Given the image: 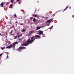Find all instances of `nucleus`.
Instances as JSON below:
<instances>
[{
	"mask_svg": "<svg viewBox=\"0 0 74 74\" xmlns=\"http://www.w3.org/2000/svg\"><path fill=\"white\" fill-rule=\"evenodd\" d=\"M12 47V45H11L6 47V48H8V49H11Z\"/></svg>",
	"mask_w": 74,
	"mask_h": 74,
	"instance_id": "4",
	"label": "nucleus"
},
{
	"mask_svg": "<svg viewBox=\"0 0 74 74\" xmlns=\"http://www.w3.org/2000/svg\"><path fill=\"white\" fill-rule=\"evenodd\" d=\"M35 37H37V38H41V37L40 36L38 35H35Z\"/></svg>",
	"mask_w": 74,
	"mask_h": 74,
	"instance_id": "6",
	"label": "nucleus"
},
{
	"mask_svg": "<svg viewBox=\"0 0 74 74\" xmlns=\"http://www.w3.org/2000/svg\"><path fill=\"white\" fill-rule=\"evenodd\" d=\"M34 39V37H32L31 38V40H30V38H29L27 40V43L26 42L24 44H23L22 45V46H27L29 44H32L34 41L35 40V39Z\"/></svg>",
	"mask_w": 74,
	"mask_h": 74,
	"instance_id": "1",
	"label": "nucleus"
},
{
	"mask_svg": "<svg viewBox=\"0 0 74 74\" xmlns=\"http://www.w3.org/2000/svg\"><path fill=\"white\" fill-rule=\"evenodd\" d=\"M36 39H37V38H36Z\"/></svg>",
	"mask_w": 74,
	"mask_h": 74,
	"instance_id": "44",
	"label": "nucleus"
},
{
	"mask_svg": "<svg viewBox=\"0 0 74 74\" xmlns=\"http://www.w3.org/2000/svg\"><path fill=\"white\" fill-rule=\"evenodd\" d=\"M16 23H18V21H16Z\"/></svg>",
	"mask_w": 74,
	"mask_h": 74,
	"instance_id": "39",
	"label": "nucleus"
},
{
	"mask_svg": "<svg viewBox=\"0 0 74 74\" xmlns=\"http://www.w3.org/2000/svg\"><path fill=\"white\" fill-rule=\"evenodd\" d=\"M14 0H11V3H13V1Z\"/></svg>",
	"mask_w": 74,
	"mask_h": 74,
	"instance_id": "20",
	"label": "nucleus"
},
{
	"mask_svg": "<svg viewBox=\"0 0 74 74\" xmlns=\"http://www.w3.org/2000/svg\"><path fill=\"white\" fill-rule=\"evenodd\" d=\"M51 19L50 20H47V23H48V22H50L51 21Z\"/></svg>",
	"mask_w": 74,
	"mask_h": 74,
	"instance_id": "13",
	"label": "nucleus"
},
{
	"mask_svg": "<svg viewBox=\"0 0 74 74\" xmlns=\"http://www.w3.org/2000/svg\"><path fill=\"white\" fill-rule=\"evenodd\" d=\"M53 27V26H52L51 27L49 28L50 29H52Z\"/></svg>",
	"mask_w": 74,
	"mask_h": 74,
	"instance_id": "19",
	"label": "nucleus"
},
{
	"mask_svg": "<svg viewBox=\"0 0 74 74\" xmlns=\"http://www.w3.org/2000/svg\"><path fill=\"white\" fill-rule=\"evenodd\" d=\"M20 25H23V23H20Z\"/></svg>",
	"mask_w": 74,
	"mask_h": 74,
	"instance_id": "28",
	"label": "nucleus"
},
{
	"mask_svg": "<svg viewBox=\"0 0 74 74\" xmlns=\"http://www.w3.org/2000/svg\"><path fill=\"white\" fill-rule=\"evenodd\" d=\"M12 32H13V30H12L11 32H10L9 33V34H11V33H12Z\"/></svg>",
	"mask_w": 74,
	"mask_h": 74,
	"instance_id": "14",
	"label": "nucleus"
},
{
	"mask_svg": "<svg viewBox=\"0 0 74 74\" xmlns=\"http://www.w3.org/2000/svg\"><path fill=\"white\" fill-rule=\"evenodd\" d=\"M7 59H8V55H7Z\"/></svg>",
	"mask_w": 74,
	"mask_h": 74,
	"instance_id": "25",
	"label": "nucleus"
},
{
	"mask_svg": "<svg viewBox=\"0 0 74 74\" xmlns=\"http://www.w3.org/2000/svg\"><path fill=\"white\" fill-rule=\"evenodd\" d=\"M5 3H6V2H4V4H5Z\"/></svg>",
	"mask_w": 74,
	"mask_h": 74,
	"instance_id": "34",
	"label": "nucleus"
},
{
	"mask_svg": "<svg viewBox=\"0 0 74 74\" xmlns=\"http://www.w3.org/2000/svg\"><path fill=\"white\" fill-rule=\"evenodd\" d=\"M2 55H3V53H2L1 54H0V56H2Z\"/></svg>",
	"mask_w": 74,
	"mask_h": 74,
	"instance_id": "23",
	"label": "nucleus"
},
{
	"mask_svg": "<svg viewBox=\"0 0 74 74\" xmlns=\"http://www.w3.org/2000/svg\"><path fill=\"white\" fill-rule=\"evenodd\" d=\"M33 21H36V18H34Z\"/></svg>",
	"mask_w": 74,
	"mask_h": 74,
	"instance_id": "18",
	"label": "nucleus"
},
{
	"mask_svg": "<svg viewBox=\"0 0 74 74\" xmlns=\"http://www.w3.org/2000/svg\"><path fill=\"white\" fill-rule=\"evenodd\" d=\"M38 34L41 35V34H43V31L40 30L38 32Z\"/></svg>",
	"mask_w": 74,
	"mask_h": 74,
	"instance_id": "2",
	"label": "nucleus"
},
{
	"mask_svg": "<svg viewBox=\"0 0 74 74\" xmlns=\"http://www.w3.org/2000/svg\"><path fill=\"white\" fill-rule=\"evenodd\" d=\"M19 37H20V36L19 35L18 36V38H19Z\"/></svg>",
	"mask_w": 74,
	"mask_h": 74,
	"instance_id": "30",
	"label": "nucleus"
},
{
	"mask_svg": "<svg viewBox=\"0 0 74 74\" xmlns=\"http://www.w3.org/2000/svg\"><path fill=\"white\" fill-rule=\"evenodd\" d=\"M20 37H21L22 36V34H21L20 35H19Z\"/></svg>",
	"mask_w": 74,
	"mask_h": 74,
	"instance_id": "26",
	"label": "nucleus"
},
{
	"mask_svg": "<svg viewBox=\"0 0 74 74\" xmlns=\"http://www.w3.org/2000/svg\"><path fill=\"white\" fill-rule=\"evenodd\" d=\"M0 36H1V33H0Z\"/></svg>",
	"mask_w": 74,
	"mask_h": 74,
	"instance_id": "43",
	"label": "nucleus"
},
{
	"mask_svg": "<svg viewBox=\"0 0 74 74\" xmlns=\"http://www.w3.org/2000/svg\"><path fill=\"white\" fill-rule=\"evenodd\" d=\"M48 26H49V25H47Z\"/></svg>",
	"mask_w": 74,
	"mask_h": 74,
	"instance_id": "45",
	"label": "nucleus"
},
{
	"mask_svg": "<svg viewBox=\"0 0 74 74\" xmlns=\"http://www.w3.org/2000/svg\"><path fill=\"white\" fill-rule=\"evenodd\" d=\"M18 38V36H16L14 37V39H16Z\"/></svg>",
	"mask_w": 74,
	"mask_h": 74,
	"instance_id": "9",
	"label": "nucleus"
},
{
	"mask_svg": "<svg viewBox=\"0 0 74 74\" xmlns=\"http://www.w3.org/2000/svg\"><path fill=\"white\" fill-rule=\"evenodd\" d=\"M69 8L70 9L71 8V7L70 6L69 7Z\"/></svg>",
	"mask_w": 74,
	"mask_h": 74,
	"instance_id": "32",
	"label": "nucleus"
},
{
	"mask_svg": "<svg viewBox=\"0 0 74 74\" xmlns=\"http://www.w3.org/2000/svg\"><path fill=\"white\" fill-rule=\"evenodd\" d=\"M30 33H29V35H30Z\"/></svg>",
	"mask_w": 74,
	"mask_h": 74,
	"instance_id": "40",
	"label": "nucleus"
},
{
	"mask_svg": "<svg viewBox=\"0 0 74 74\" xmlns=\"http://www.w3.org/2000/svg\"><path fill=\"white\" fill-rule=\"evenodd\" d=\"M46 26H47V25H45V27Z\"/></svg>",
	"mask_w": 74,
	"mask_h": 74,
	"instance_id": "42",
	"label": "nucleus"
},
{
	"mask_svg": "<svg viewBox=\"0 0 74 74\" xmlns=\"http://www.w3.org/2000/svg\"><path fill=\"white\" fill-rule=\"evenodd\" d=\"M68 7H69V5L67 6L65 8V9L64 10V11H65V10H67V9Z\"/></svg>",
	"mask_w": 74,
	"mask_h": 74,
	"instance_id": "11",
	"label": "nucleus"
},
{
	"mask_svg": "<svg viewBox=\"0 0 74 74\" xmlns=\"http://www.w3.org/2000/svg\"><path fill=\"white\" fill-rule=\"evenodd\" d=\"M16 25H17V24H16Z\"/></svg>",
	"mask_w": 74,
	"mask_h": 74,
	"instance_id": "46",
	"label": "nucleus"
},
{
	"mask_svg": "<svg viewBox=\"0 0 74 74\" xmlns=\"http://www.w3.org/2000/svg\"><path fill=\"white\" fill-rule=\"evenodd\" d=\"M17 34H19V33L18 32L17 33Z\"/></svg>",
	"mask_w": 74,
	"mask_h": 74,
	"instance_id": "31",
	"label": "nucleus"
},
{
	"mask_svg": "<svg viewBox=\"0 0 74 74\" xmlns=\"http://www.w3.org/2000/svg\"><path fill=\"white\" fill-rule=\"evenodd\" d=\"M12 27H14V25L12 26Z\"/></svg>",
	"mask_w": 74,
	"mask_h": 74,
	"instance_id": "35",
	"label": "nucleus"
},
{
	"mask_svg": "<svg viewBox=\"0 0 74 74\" xmlns=\"http://www.w3.org/2000/svg\"><path fill=\"white\" fill-rule=\"evenodd\" d=\"M10 7L11 8H12V4H11L10 5Z\"/></svg>",
	"mask_w": 74,
	"mask_h": 74,
	"instance_id": "21",
	"label": "nucleus"
},
{
	"mask_svg": "<svg viewBox=\"0 0 74 74\" xmlns=\"http://www.w3.org/2000/svg\"><path fill=\"white\" fill-rule=\"evenodd\" d=\"M18 4H21V3H20V2H19V3H18Z\"/></svg>",
	"mask_w": 74,
	"mask_h": 74,
	"instance_id": "36",
	"label": "nucleus"
},
{
	"mask_svg": "<svg viewBox=\"0 0 74 74\" xmlns=\"http://www.w3.org/2000/svg\"><path fill=\"white\" fill-rule=\"evenodd\" d=\"M1 49H2V50H3V49H4V48L2 47L1 48Z\"/></svg>",
	"mask_w": 74,
	"mask_h": 74,
	"instance_id": "29",
	"label": "nucleus"
},
{
	"mask_svg": "<svg viewBox=\"0 0 74 74\" xmlns=\"http://www.w3.org/2000/svg\"><path fill=\"white\" fill-rule=\"evenodd\" d=\"M30 19L31 20H32V17H30Z\"/></svg>",
	"mask_w": 74,
	"mask_h": 74,
	"instance_id": "22",
	"label": "nucleus"
},
{
	"mask_svg": "<svg viewBox=\"0 0 74 74\" xmlns=\"http://www.w3.org/2000/svg\"><path fill=\"white\" fill-rule=\"evenodd\" d=\"M10 28H11V29H12V27H10Z\"/></svg>",
	"mask_w": 74,
	"mask_h": 74,
	"instance_id": "38",
	"label": "nucleus"
},
{
	"mask_svg": "<svg viewBox=\"0 0 74 74\" xmlns=\"http://www.w3.org/2000/svg\"><path fill=\"white\" fill-rule=\"evenodd\" d=\"M36 21H34V23H36Z\"/></svg>",
	"mask_w": 74,
	"mask_h": 74,
	"instance_id": "27",
	"label": "nucleus"
},
{
	"mask_svg": "<svg viewBox=\"0 0 74 74\" xmlns=\"http://www.w3.org/2000/svg\"><path fill=\"white\" fill-rule=\"evenodd\" d=\"M68 7H69V5L67 6L65 8V9L64 10V11H65V10H67V9Z\"/></svg>",
	"mask_w": 74,
	"mask_h": 74,
	"instance_id": "10",
	"label": "nucleus"
},
{
	"mask_svg": "<svg viewBox=\"0 0 74 74\" xmlns=\"http://www.w3.org/2000/svg\"><path fill=\"white\" fill-rule=\"evenodd\" d=\"M18 40H19V41H21V40H22V39H18Z\"/></svg>",
	"mask_w": 74,
	"mask_h": 74,
	"instance_id": "24",
	"label": "nucleus"
},
{
	"mask_svg": "<svg viewBox=\"0 0 74 74\" xmlns=\"http://www.w3.org/2000/svg\"><path fill=\"white\" fill-rule=\"evenodd\" d=\"M37 16V14H35V15L34 17H35V18H38V17Z\"/></svg>",
	"mask_w": 74,
	"mask_h": 74,
	"instance_id": "15",
	"label": "nucleus"
},
{
	"mask_svg": "<svg viewBox=\"0 0 74 74\" xmlns=\"http://www.w3.org/2000/svg\"><path fill=\"white\" fill-rule=\"evenodd\" d=\"M16 44H18V42L16 41L15 42H14L12 45V47L13 48H15V45Z\"/></svg>",
	"mask_w": 74,
	"mask_h": 74,
	"instance_id": "3",
	"label": "nucleus"
},
{
	"mask_svg": "<svg viewBox=\"0 0 74 74\" xmlns=\"http://www.w3.org/2000/svg\"><path fill=\"white\" fill-rule=\"evenodd\" d=\"M33 33V31H32L29 32V34H31V33Z\"/></svg>",
	"mask_w": 74,
	"mask_h": 74,
	"instance_id": "17",
	"label": "nucleus"
},
{
	"mask_svg": "<svg viewBox=\"0 0 74 74\" xmlns=\"http://www.w3.org/2000/svg\"><path fill=\"white\" fill-rule=\"evenodd\" d=\"M13 18H17V16L16 14H14V16L13 17Z\"/></svg>",
	"mask_w": 74,
	"mask_h": 74,
	"instance_id": "12",
	"label": "nucleus"
},
{
	"mask_svg": "<svg viewBox=\"0 0 74 74\" xmlns=\"http://www.w3.org/2000/svg\"><path fill=\"white\" fill-rule=\"evenodd\" d=\"M3 4H4L3 2L1 3V7H3Z\"/></svg>",
	"mask_w": 74,
	"mask_h": 74,
	"instance_id": "7",
	"label": "nucleus"
},
{
	"mask_svg": "<svg viewBox=\"0 0 74 74\" xmlns=\"http://www.w3.org/2000/svg\"><path fill=\"white\" fill-rule=\"evenodd\" d=\"M26 31V30L25 29H23L22 31L21 32H25Z\"/></svg>",
	"mask_w": 74,
	"mask_h": 74,
	"instance_id": "16",
	"label": "nucleus"
},
{
	"mask_svg": "<svg viewBox=\"0 0 74 74\" xmlns=\"http://www.w3.org/2000/svg\"><path fill=\"white\" fill-rule=\"evenodd\" d=\"M20 0H17V1H19Z\"/></svg>",
	"mask_w": 74,
	"mask_h": 74,
	"instance_id": "37",
	"label": "nucleus"
},
{
	"mask_svg": "<svg viewBox=\"0 0 74 74\" xmlns=\"http://www.w3.org/2000/svg\"><path fill=\"white\" fill-rule=\"evenodd\" d=\"M35 15H34V14H33V15H32V16H34Z\"/></svg>",
	"mask_w": 74,
	"mask_h": 74,
	"instance_id": "33",
	"label": "nucleus"
},
{
	"mask_svg": "<svg viewBox=\"0 0 74 74\" xmlns=\"http://www.w3.org/2000/svg\"><path fill=\"white\" fill-rule=\"evenodd\" d=\"M26 49V47H21L19 48V49L21 50V49Z\"/></svg>",
	"mask_w": 74,
	"mask_h": 74,
	"instance_id": "5",
	"label": "nucleus"
},
{
	"mask_svg": "<svg viewBox=\"0 0 74 74\" xmlns=\"http://www.w3.org/2000/svg\"><path fill=\"white\" fill-rule=\"evenodd\" d=\"M41 29V27H37V28L36 29V30H38L39 29Z\"/></svg>",
	"mask_w": 74,
	"mask_h": 74,
	"instance_id": "8",
	"label": "nucleus"
},
{
	"mask_svg": "<svg viewBox=\"0 0 74 74\" xmlns=\"http://www.w3.org/2000/svg\"><path fill=\"white\" fill-rule=\"evenodd\" d=\"M10 23L11 24H12V23H11V22H10Z\"/></svg>",
	"mask_w": 74,
	"mask_h": 74,
	"instance_id": "41",
	"label": "nucleus"
}]
</instances>
